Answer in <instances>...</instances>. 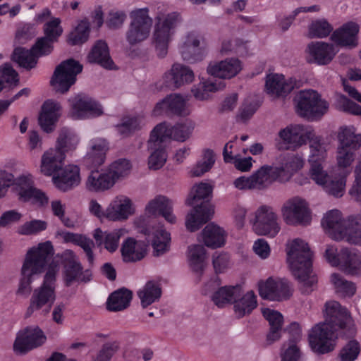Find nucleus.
Wrapping results in <instances>:
<instances>
[{
  "instance_id": "1",
  "label": "nucleus",
  "mask_w": 361,
  "mask_h": 361,
  "mask_svg": "<svg viewBox=\"0 0 361 361\" xmlns=\"http://www.w3.org/2000/svg\"><path fill=\"white\" fill-rule=\"evenodd\" d=\"M286 252L290 269L300 283L302 292H312L317 279L312 271V252L308 244L302 239L295 238L287 243Z\"/></svg>"
},
{
  "instance_id": "2",
  "label": "nucleus",
  "mask_w": 361,
  "mask_h": 361,
  "mask_svg": "<svg viewBox=\"0 0 361 361\" xmlns=\"http://www.w3.org/2000/svg\"><path fill=\"white\" fill-rule=\"evenodd\" d=\"M322 225L326 234L331 239L361 246L359 216H350L345 219L339 210L332 209L324 215Z\"/></svg>"
},
{
  "instance_id": "3",
  "label": "nucleus",
  "mask_w": 361,
  "mask_h": 361,
  "mask_svg": "<svg viewBox=\"0 0 361 361\" xmlns=\"http://www.w3.org/2000/svg\"><path fill=\"white\" fill-rule=\"evenodd\" d=\"M241 70V63L238 59H227L215 64H209L208 73L213 78L192 88V92L198 100H207L211 92L223 90L226 87L224 79H230Z\"/></svg>"
},
{
  "instance_id": "4",
  "label": "nucleus",
  "mask_w": 361,
  "mask_h": 361,
  "mask_svg": "<svg viewBox=\"0 0 361 361\" xmlns=\"http://www.w3.org/2000/svg\"><path fill=\"white\" fill-rule=\"evenodd\" d=\"M212 193V187L206 183H200L192 188L190 195L185 203L193 207L192 212L188 214L185 226L190 232L199 230L212 217L214 209L209 202Z\"/></svg>"
},
{
  "instance_id": "5",
  "label": "nucleus",
  "mask_w": 361,
  "mask_h": 361,
  "mask_svg": "<svg viewBox=\"0 0 361 361\" xmlns=\"http://www.w3.org/2000/svg\"><path fill=\"white\" fill-rule=\"evenodd\" d=\"M54 254V247L50 241L39 243L28 250L22 267L18 293L21 295L29 294L31 291L32 276L44 271L49 259Z\"/></svg>"
},
{
  "instance_id": "6",
  "label": "nucleus",
  "mask_w": 361,
  "mask_h": 361,
  "mask_svg": "<svg viewBox=\"0 0 361 361\" xmlns=\"http://www.w3.org/2000/svg\"><path fill=\"white\" fill-rule=\"evenodd\" d=\"M13 184L15 185L14 189L20 201H31L39 206H44L48 203V197L41 190L35 187L31 175H22L14 180L13 175L5 171H0V198L5 196L8 188Z\"/></svg>"
},
{
  "instance_id": "7",
  "label": "nucleus",
  "mask_w": 361,
  "mask_h": 361,
  "mask_svg": "<svg viewBox=\"0 0 361 361\" xmlns=\"http://www.w3.org/2000/svg\"><path fill=\"white\" fill-rule=\"evenodd\" d=\"M79 139L71 130L63 128L61 130L55 149H50L42 156L41 171L46 176L59 172L63 165L66 152L75 149Z\"/></svg>"
},
{
  "instance_id": "8",
  "label": "nucleus",
  "mask_w": 361,
  "mask_h": 361,
  "mask_svg": "<svg viewBox=\"0 0 361 361\" xmlns=\"http://www.w3.org/2000/svg\"><path fill=\"white\" fill-rule=\"evenodd\" d=\"M295 111L300 117L308 119L321 118L329 109V104L312 89L302 90L294 98Z\"/></svg>"
},
{
  "instance_id": "9",
  "label": "nucleus",
  "mask_w": 361,
  "mask_h": 361,
  "mask_svg": "<svg viewBox=\"0 0 361 361\" xmlns=\"http://www.w3.org/2000/svg\"><path fill=\"white\" fill-rule=\"evenodd\" d=\"M337 339L336 328L329 323L319 322L314 325L308 333V342L311 350L319 355L333 351Z\"/></svg>"
},
{
  "instance_id": "10",
  "label": "nucleus",
  "mask_w": 361,
  "mask_h": 361,
  "mask_svg": "<svg viewBox=\"0 0 361 361\" xmlns=\"http://www.w3.org/2000/svg\"><path fill=\"white\" fill-rule=\"evenodd\" d=\"M326 260L333 267H339L340 269L348 274L357 275L361 271L360 255L347 247L338 252L334 245H327L324 252Z\"/></svg>"
},
{
  "instance_id": "11",
  "label": "nucleus",
  "mask_w": 361,
  "mask_h": 361,
  "mask_svg": "<svg viewBox=\"0 0 361 361\" xmlns=\"http://www.w3.org/2000/svg\"><path fill=\"white\" fill-rule=\"evenodd\" d=\"M314 130L310 126L290 124L279 130L276 147L279 149H297L305 145L314 135Z\"/></svg>"
},
{
  "instance_id": "12",
  "label": "nucleus",
  "mask_w": 361,
  "mask_h": 361,
  "mask_svg": "<svg viewBox=\"0 0 361 361\" xmlns=\"http://www.w3.org/2000/svg\"><path fill=\"white\" fill-rule=\"evenodd\" d=\"M310 178L329 195L336 197H342L345 192V177L330 176L325 168V163L310 164Z\"/></svg>"
},
{
  "instance_id": "13",
  "label": "nucleus",
  "mask_w": 361,
  "mask_h": 361,
  "mask_svg": "<svg viewBox=\"0 0 361 361\" xmlns=\"http://www.w3.org/2000/svg\"><path fill=\"white\" fill-rule=\"evenodd\" d=\"M212 300L218 307L228 304H234V311L238 317H243L248 312V298L243 295L242 286H225L219 288L212 296Z\"/></svg>"
},
{
  "instance_id": "14",
  "label": "nucleus",
  "mask_w": 361,
  "mask_h": 361,
  "mask_svg": "<svg viewBox=\"0 0 361 361\" xmlns=\"http://www.w3.org/2000/svg\"><path fill=\"white\" fill-rule=\"evenodd\" d=\"M281 212L283 221L288 225L306 226L312 221V212L309 203L300 197H294L286 201Z\"/></svg>"
},
{
  "instance_id": "15",
  "label": "nucleus",
  "mask_w": 361,
  "mask_h": 361,
  "mask_svg": "<svg viewBox=\"0 0 361 361\" xmlns=\"http://www.w3.org/2000/svg\"><path fill=\"white\" fill-rule=\"evenodd\" d=\"M82 71V66L73 59L61 63L55 69L51 85L61 93L67 92L75 82L76 76Z\"/></svg>"
},
{
  "instance_id": "16",
  "label": "nucleus",
  "mask_w": 361,
  "mask_h": 361,
  "mask_svg": "<svg viewBox=\"0 0 361 361\" xmlns=\"http://www.w3.org/2000/svg\"><path fill=\"white\" fill-rule=\"evenodd\" d=\"M179 17V13L173 12L169 13L162 21H159L155 25L153 39L157 55L160 58L165 57L168 53L169 44L174 33V28Z\"/></svg>"
},
{
  "instance_id": "17",
  "label": "nucleus",
  "mask_w": 361,
  "mask_h": 361,
  "mask_svg": "<svg viewBox=\"0 0 361 361\" xmlns=\"http://www.w3.org/2000/svg\"><path fill=\"white\" fill-rule=\"evenodd\" d=\"M194 125L191 121H185L183 123H178L171 126L167 122L157 124L151 131V141L165 142L166 139H173L177 141L184 142L191 134Z\"/></svg>"
},
{
  "instance_id": "18",
  "label": "nucleus",
  "mask_w": 361,
  "mask_h": 361,
  "mask_svg": "<svg viewBox=\"0 0 361 361\" xmlns=\"http://www.w3.org/2000/svg\"><path fill=\"white\" fill-rule=\"evenodd\" d=\"M259 295L270 301H283L292 295L293 289L289 281L285 279L269 277L258 283Z\"/></svg>"
},
{
  "instance_id": "19",
  "label": "nucleus",
  "mask_w": 361,
  "mask_h": 361,
  "mask_svg": "<svg viewBox=\"0 0 361 361\" xmlns=\"http://www.w3.org/2000/svg\"><path fill=\"white\" fill-rule=\"evenodd\" d=\"M280 229L278 216L271 207L263 205L257 209L252 222V230L255 233L274 238Z\"/></svg>"
},
{
  "instance_id": "20",
  "label": "nucleus",
  "mask_w": 361,
  "mask_h": 361,
  "mask_svg": "<svg viewBox=\"0 0 361 361\" xmlns=\"http://www.w3.org/2000/svg\"><path fill=\"white\" fill-rule=\"evenodd\" d=\"M130 18L132 20L126 32V39L130 45H135L148 37L152 20L147 8L132 12Z\"/></svg>"
},
{
  "instance_id": "21",
  "label": "nucleus",
  "mask_w": 361,
  "mask_h": 361,
  "mask_svg": "<svg viewBox=\"0 0 361 361\" xmlns=\"http://www.w3.org/2000/svg\"><path fill=\"white\" fill-rule=\"evenodd\" d=\"M63 280L65 286L75 283H87L92 280V271L83 269L81 263L75 259L73 252L66 250L63 257Z\"/></svg>"
},
{
  "instance_id": "22",
  "label": "nucleus",
  "mask_w": 361,
  "mask_h": 361,
  "mask_svg": "<svg viewBox=\"0 0 361 361\" xmlns=\"http://www.w3.org/2000/svg\"><path fill=\"white\" fill-rule=\"evenodd\" d=\"M69 102L70 115L73 119L94 118L103 114V108L99 102L85 94H78Z\"/></svg>"
},
{
  "instance_id": "23",
  "label": "nucleus",
  "mask_w": 361,
  "mask_h": 361,
  "mask_svg": "<svg viewBox=\"0 0 361 361\" xmlns=\"http://www.w3.org/2000/svg\"><path fill=\"white\" fill-rule=\"evenodd\" d=\"M338 51V49L335 44L324 41H313L307 45L305 53L308 63L324 66L332 61Z\"/></svg>"
},
{
  "instance_id": "24",
  "label": "nucleus",
  "mask_w": 361,
  "mask_h": 361,
  "mask_svg": "<svg viewBox=\"0 0 361 361\" xmlns=\"http://www.w3.org/2000/svg\"><path fill=\"white\" fill-rule=\"evenodd\" d=\"M46 340V336L39 327H27L23 333L17 336L13 343V350L16 353L25 354L42 345Z\"/></svg>"
},
{
  "instance_id": "25",
  "label": "nucleus",
  "mask_w": 361,
  "mask_h": 361,
  "mask_svg": "<svg viewBox=\"0 0 361 361\" xmlns=\"http://www.w3.org/2000/svg\"><path fill=\"white\" fill-rule=\"evenodd\" d=\"M296 80L286 78L282 74L271 73L267 75L265 80V92L274 99L286 97L295 88Z\"/></svg>"
},
{
  "instance_id": "26",
  "label": "nucleus",
  "mask_w": 361,
  "mask_h": 361,
  "mask_svg": "<svg viewBox=\"0 0 361 361\" xmlns=\"http://www.w3.org/2000/svg\"><path fill=\"white\" fill-rule=\"evenodd\" d=\"M360 25L355 21H348L334 30L331 40L335 45L355 48L358 45Z\"/></svg>"
},
{
  "instance_id": "27",
  "label": "nucleus",
  "mask_w": 361,
  "mask_h": 361,
  "mask_svg": "<svg viewBox=\"0 0 361 361\" xmlns=\"http://www.w3.org/2000/svg\"><path fill=\"white\" fill-rule=\"evenodd\" d=\"M324 317L325 320L323 322L334 326L336 331L339 329L350 327L353 324V319L348 310L334 300L326 302Z\"/></svg>"
},
{
  "instance_id": "28",
  "label": "nucleus",
  "mask_w": 361,
  "mask_h": 361,
  "mask_svg": "<svg viewBox=\"0 0 361 361\" xmlns=\"http://www.w3.org/2000/svg\"><path fill=\"white\" fill-rule=\"evenodd\" d=\"M154 116H187L189 114L185 109V101L180 94H171L159 102L153 109Z\"/></svg>"
},
{
  "instance_id": "29",
  "label": "nucleus",
  "mask_w": 361,
  "mask_h": 361,
  "mask_svg": "<svg viewBox=\"0 0 361 361\" xmlns=\"http://www.w3.org/2000/svg\"><path fill=\"white\" fill-rule=\"evenodd\" d=\"M279 166H274L278 175V180L286 182L305 165L304 158L298 154H287L281 156L279 159Z\"/></svg>"
},
{
  "instance_id": "30",
  "label": "nucleus",
  "mask_w": 361,
  "mask_h": 361,
  "mask_svg": "<svg viewBox=\"0 0 361 361\" xmlns=\"http://www.w3.org/2000/svg\"><path fill=\"white\" fill-rule=\"evenodd\" d=\"M200 34L195 31L188 33L185 37L179 48L185 61L194 63L203 59L204 51L200 47Z\"/></svg>"
},
{
  "instance_id": "31",
  "label": "nucleus",
  "mask_w": 361,
  "mask_h": 361,
  "mask_svg": "<svg viewBox=\"0 0 361 361\" xmlns=\"http://www.w3.org/2000/svg\"><path fill=\"white\" fill-rule=\"evenodd\" d=\"M90 149L84 161L90 169L98 168L104 163L109 144L105 139L94 138L90 142Z\"/></svg>"
},
{
  "instance_id": "32",
  "label": "nucleus",
  "mask_w": 361,
  "mask_h": 361,
  "mask_svg": "<svg viewBox=\"0 0 361 361\" xmlns=\"http://www.w3.org/2000/svg\"><path fill=\"white\" fill-rule=\"evenodd\" d=\"M61 172L53 177L56 187L62 191H67L79 184L80 169L76 165H68L62 168Z\"/></svg>"
},
{
  "instance_id": "33",
  "label": "nucleus",
  "mask_w": 361,
  "mask_h": 361,
  "mask_svg": "<svg viewBox=\"0 0 361 361\" xmlns=\"http://www.w3.org/2000/svg\"><path fill=\"white\" fill-rule=\"evenodd\" d=\"M121 252L124 262H134L145 257L147 247L144 242L128 238L123 241Z\"/></svg>"
},
{
  "instance_id": "34",
  "label": "nucleus",
  "mask_w": 361,
  "mask_h": 361,
  "mask_svg": "<svg viewBox=\"0 0 361 361\" xmlns=\"http://www.w3.org/2000/svg\"><path fill=\"white\" fill-rule=\"evenodd\" d=\"M194 79L193 71L184 65L175 63L171 70L164 75L166 86H173L178 88L185 83L191 82Z\"/></svg>"
},
{
  "instance_id": "35",
  "label": "nucleus",
  "mask_w": 361,
  "mask_h": 361,
  "mask_svg": "<svg viewBox=\"0 0 361 361\" xmlns=\"http://www.w3.org/2000/svg\"><path fill=\"white\" fill-rule=\"evenodd\" d=\"M145 211L149 215H161L171 224L176 222V216L172 214L171 202L165 196L159 195L151 200L146 206Z\"/></svg>"
},
{
  "instance_id": "36",
  "label": "nucleus",
  "mask_w": 361,
  "mask_h": 361,
  "mask_svg": "<svg viewBox=\"0 0 361 361\" xmlns=\"http://www.w3.org/2000/svg\"><path fill=\"white\" fill-rule=\"evenodd\" d=\"M87 59L91 63H97L109 70L114 69V63L110 57L109 47L105 41L98 40L95 42Z\"/></svg>"
},
{
  "instance_id": "37",
  "label": "nucleus",
  "mask_w": 361,
  "mask_h": 361,
  "mask_svg": "<svg viewBox=\"0 0 361 361\" xmlns=\"http://www.w3.org/2000/svg\"><path fill=\"white\" fill-rule=\"evenodd\" d=\"M55 300V291L50 288L40 286L34 290L30 299V304L26 312V316L30 317L35 310L41 309L45 305H51ZM51 305H49V309Z\"/></svg>"
},
{
  "instance_id": "38",
  "label": "nucleus",
  "mask_w": 361,
  "mask_h": 361,
  "mask_svg": "<svg viewBox=\"0 0 361 361\" xmlns=\"http://www.w3.org/2000/svg\"><path fill=\"white\" fill-rule=\"evenodd\" d=\"M114 185L113 178L110 176L107 170H92L86 182L87 188L92 192L104 191Z\"/></svg>"
},
{
  "instance_id": "39",
  "label": "nucleus",
  "mask_w": 361,
  "mask_h": 361,
  "mask_svg": "<svg viewBox=\"0 0 361 361\" xmlns=\"http://www.w3.org/2000/svg\"><path fill=\"white\" fill-rule=\"evenodd\" d=\"M133 212L131 200L125 197L116 200L109 205L106 211V217L112 221L123 220L126 219Z\"/></svg>"
},
{
  "instance_id": "40",
  "label": "nucleus",
  "mask_w": 361,
  "mask_h": 361,
  "mask_svg": "<svg viewBox=\"0 0 361 361\" xmlns=\"http://www.w3.org/2000/svg\"><path fill=\"white\" fill-rule=\"evenodd\" d=\"M338 147L359 149L361 145V135L356 133L353 126H341L337 133Z\"/></svg>"
},
{
  "instance_id": "41",
  "label": "nucleus",
  "mask_w": 361,
  "mask_h": 361,
  "mask_svg": "<svg viewBox=\"0 0 361 361\" xmlns=\"http://www.w3.org/2000/svg\"><path fill=\"white\" fill-rule=\"evenodd\" d=\"M202 234L203 242L208 247L214 249L221 247L225 244V231L221 228L212 223L205 226Z\"/></svg>"
},
{
  "instance_id": "42",
  "label": "nucleus",
  "mask_w": 361,
  "mask_h": 361,
  "mask_svg": "<svg viewBox=\"0 0 361 361\" xmlns=\"http://www.w3.org/2000/svg\"><path fill=\"white\" fill-rule=\"evenodd\" d=\"M133 293L126 288H120L109 296L106 308L111 312H118L127 308L132 300Z\"/></svg>"
},
{
  "instance_id": "43",
  "label": "nucleus",
  "mask_w": 361,
  "mask_h": 361,
  "mask_svg": "<svg viewBox=\"0 0 361 361\" xmlns=\"http://www.w3.org/2000/svg\"><path fill=\"white\" fill-rule=\"evenodd\" d=\"M274 180H278V175L274 166H262L250 177V188H264Z\"/></svg>"
},
{
  "instance_id": "44",
  "label": "nucleus",
  "mask_w": 361,
  "mask_h": 361,
  "mask_svg": "<svg viewBox=\"0 0 361 361\" xmlns=\"http://www.w3.org/2000/svg\"><path fill=\"white\" fill-rule=\"evenodd\" d=\"M147 145L148 148L152 151L149 157V166L154 170L159 169L164 166L167 159L166 145L163 141L161 142L151 141L150 135Z\"/></svg>"
},
{
  "instance_id": "45",
  "label": "nucleus",
  "mask_w": 361,
  "mask_h": 361,
  "mask_svg": "<svg viewBox=\"0 0 361 361\" xmlns=\"http://www.w3.org/2000/svg\"><path fill=\"white\" fill-rule=\"evenodd\" d=\"M161 288L157 281H149L142 289L137 291L142 306L145 308L159 300L161 296Z\"/></svg>"
},
{
  "instance_id": "46",
  "label": "nucleus",
  "mask_w": 361,
  "mask_h": 361,
  "mask_svg": "<svg viewBox=\"0 0 361 361\" xmlns=\"http://www.w3.org/2000/svg\"><path fill=\"white\" fill-rule=\"evenodd\" d=\"M310 142V154L308 161L313 163H325L327 157V145L322 140V137L316 135L315 132Z\"/></svg>"
},
{
  "instance_id": "47",
  "label": "nucleus",
  "mask_w": 361,
  "mask_h": 361,
  "mask_svg": "<svg viewBox=\"0 0 361 361\" xmlns=\"http://www.w3.org/2000/svg\"><path fill=\"white\" fill-rule=\"evenodd\" d=\"M188 262L192 271L201 275L204 268L206 250L201 245L188 247Z\"/></svg>"
},
{
  "instance_id": "48",
  "label": "nucleus",
  "mask_w": 361,
  "mask_h": 361,
  "mask_svg": "<svg viewBox=\"0 0 361 361\" xmlns=\"http://www.w3.org/2000/svg\"><path fill=\"white\" fill-rule=\"evenodd\" d=\"M12 60L16 62L20 67L30 70L37 65L38 58L32 49H27L19 47L15 48L12 54Z\"/></svg>"
},
{
  "instance_id": "49",
  "label": "nucleus",
  "mask_w": 361,
  "mask_h": 361,
  "mask_svg": "<svg viewBox=\"0 0 361 361\" xmlns=\"http://www.w3.org/2000/svg\"><path fill=\"white\" fill-rule=\"evenodd\" d=\"M333 25L325 18L312 20L308 25L307 37L310 39H323L333 32Z\"/></svg>"
},
{
  "instance_id": "50",
  "label": "nucleus",
  "mask_w": 361,
  "mask_h": 361,
  "mask_svg": "<svg viewBox=\"0 0 361 361\" xmlns=\"http://www.w3.org/2000/svg\"><path fill=\"white\" fill-rule=\"evenodd\" d=\"M330 281L336 292L343 297H352L356 292L355 284L347 281L338 273H334L331 275Z\"/></svg>"
},
{
  "instance_id": "51",
  "label": "nucleus",
  "mask_w": 361,
  "mask_h": 361,
  "mask_svg": "<svg viewBox=\"0 0 361 361\" xmlns=\"http://www.w3.org/2000/svg\"><path fill=\"white\" fill-rule=\"evenodd\" d=\"M280 361H300L302 351L296 340L284 342L280 350Z\"/></svg>"
},
{
  "instance_id": "52",
  "label": "nucleus",
  "mask_w": 361,
  "mask_h": 361,
  "mask_svg": "<svg viewBox=\"0 0 361 361\" xmlns=\"http://www.w3.org/2000/svg\"><path fill=\"white\" fill-rule=\"evenodd\" d=\"M90 31L89 23L85 20H80L75 29L68 35V43L73 46L85 43L89 38Z\"/></svg>"
},
{
  "instance_id": "53",
  "label": "nucleus",
  "mask_w": 361,
  "mask_h": 361,
  "mask_svg": "<svg viewBox=\"0 0 361 361\" xmlns=\"http://www.w3.org/2000/svg\"><path fill=\"white\" fill-rule=\"evenodd\" d=\"M90 31L89 23L85 20H80L75 29L68 35V43L73 46L85 43L89 38Z\"/></svg>"
},
{
  "instance_id": "54",
  "label": "nucleus",
  "mask_w": 361,
  "mask_h": 361,
  "mask_svg": "<svg viewBox=\"0 0 361 361\" xmlns=\"http://www.w3.org/2000/svg\"><path fill=\"white\" fill-rule=\"evenodd\" d=\"M171 242V234L166 231L160 228L154 233L152 247L154 255L160 256L169 250Z\"/></svg>"
},
{
  "instance_id": "55",
  "label": "nucleus",
  "mask_w": 361,
  "mask_h": 361,
  "mask_svg": "<svg viewBox=\"0 0 361 361\" xmlns=\"http://www.w3.org/2000/svg\"><path fill=\"white\" fill-rule=\"evenodd\" d=\"M215 163V157L213 150L205 149L202 152V159L197 161L191 170V176L198 177L209 171Z\"/></svg>"
},
{
  "instance_id": "56",
  "label": "nucleus",
  "mask_w": 361,
  "mask_h": 361,
  "mask_svg": "<svg viewBox=\"0 0 361 361\" xmlns=\"http://www.w3.org/2000/svg\"><path fill=\"white\" fill-rule=\"evenodd\" d=\"M61 23V20L59 18H52L44 23L43 26L44 37L51 42H58L63 31Z\"/></svg>"
},
{
  "instance_id": "57",
  "label": "nucleus",
  "mask_w": 361,
  "mask_h": 361,
  "mask_svg": "<svg viewBox=\"0 0 361 361\" xmlns=\"http://www.w3.org/2000/svg\"><path fill=\"white\" fill-rule=\"evenodd\" d=\"M18 74L10 63H4L0 66V92L8 85H17Z\"/></svg>"
},
{
  "instance_id": "58",
  "label": "nucleus",
  "mask_w": 361,
  "mask_h": 361,
  "mask_svg": "<svg viewBox=\"0 0 361 361\" xmlns=\"http://www.w3.org/2000/svg\"><path fill=\"white\" fill-rule=\"evenodd\" d=\"M130 161L126 159H120L113 162L107 170L110 176L113 178L114 184L121 177L126 176L130 169Z\"/></svg>"
},
{
  "instance_id": "59",
  "label": "nucleus",
  "mask_w": 361,
  "mask_h": 361,
  "mask_svg": "<svg viewBox=\"0 0 361 361\" xmlns=\"http://www.w3.org/2000/svg\"><path fill=\"white\" fill-rule=\"evenodd\" d=\"M47 227V224L46 221L34 219L20 226L17 229V233L23 235H35L45 231Z\"/></svg>"
},
{
  "instance_id": "60",
  "label": "nucleus",
  "mask_w": 361,
  "mask_h": 361,
  "mask_svg": "<svg viewBox=\"0 0 361 361\" xmlns=\"http://www.w3.org/2000/svg\"><path fill=\"white\" fill-rule=\"evenodd\" d=\"M140 128V119L137 116L124 117L121 123L116 126L118 133L127 137Z\"/></svg>"
},
{
  "instance_id": "61",
  "label": "nucleus",
  "mask_w": 361,
  "mask_h": 361,
  "mask_svg": "<svg viewBox=\"0 0 361 361\" xmlns=\"http://www.w3.org/2000/svg\"><path fill=\"white\" fill-rule=\"evenodd\" d=\"M360 353V345L355 340L350 341L339 353L340 361H355Z\"/></svg>"
},
{
  "instance_id": "62",
  "label": "nucleus",
  "mask_w": 361,
  "mask_h": 361,
  "mask_svg": "<svg viewBox=\"0 0 361 361\" xmlns=\"http://www.w3.org/2000/svg\"><path fill=\"white\" fill-rule=\"evenodd\" d=\"M356 149L346 147H337L336 162L339 168L346 169L349 167L355 159V152Z\"/></svg>"
},
{
  "instance_id": "63",
  "label": "nucleus",
  "mask_w": 361,
  "mask_h": 361,
  "mask_svg": "<svg viewBox=\"0 0 361 361\" xmlns=\"http://www.w3.org/2000/svg\"><path fill=\"white\" fill-rule=\"evenodd\" d=\"M336 106L341 111L355 115L361 114V106L350 101L344 95L338 94L336 96Z\"/></svg>"
},
{
  "instance_id": "64",
  "label": "nucleus",
  "mask_w": 361,
  "mask_h": 361,
  "mask_svg": "<svg viewBox=\"0 0 361 361\" xmlns=\"http://www.w3.org/2000/svg\"><path fill=\"white\" fill-rule=\"evenodd\" d=\"M120 343L117 341L105 343L98 352L94 361H109L118 350Z\"/></svg>"
}]
</instances>
